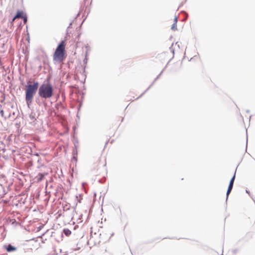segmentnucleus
Here are the masks:
<instances>
[{
  "label": "nucleus",
  "mask_w": 255,
  "mask_h": 255,
  "mask_svg": "<svg viewBox=\"0 0 255 255\" xmlns=\"http://www.w3.org/2000/svg\"><path fill=\"white\" fill-rule=\"evenodd\" d=\"M66 42L61 41L56 47L53 55V60L55 63H60L66 57Z\"/></svg>",
  "instance_id": "1"
},
{
  "label": "nucleus",
  "mask_w": 255,
  "mask_h": 255,
  "mask_svg": "<svg viewBox=\"0 0 255 255\" xmlns=\"http://www.w3.org/2000/svg\"><path fill=\"white\" fill-rule=\"evenodd\" d=\"M53 87L48 83L42 84L38 91L39 96L44 99L51 98L53 95Z\"/></svg>",
  "instance_id": "2"
},
{
  "label": "nucleus",
  "mask_w": 255,
  "mask_h": 255,
  "mask_svg": "<svg viewBox=\"0 0 255 255\" xmlns=\"http://www.w3.org/2000/svg\"><path fill=\"white\" fill-rule=\"evenodd\" d=\"M38 88V83L35 82L33 84H28L25 89V100L27 104L31 103Z\"/></svg>",
  "instance_id": "3"
},
{
  "label": "nucleus",
  "mask_w": 255,
  "mask_h": 255,
  "mask_svg": "<svg viewBox=\"0 0 255 255\" xmlns=\"http://www.w3.org/2000/svg\"><path fill=\"white\" fill-rule=\"evenodd\" d=\"M235 178V173L234 174V176H233L231 180H230L229 185V187H228V190L227 191V197H228L229 195L230 194V193H231V192L232 190Z\"/></svg>",
  "instance_id": "4"
},
{
  "label": "nucleus",
  "mask_w": 255,
  "mask_h": 255,
  "mask_svg": "<svg viewBox=\"0 0 255 255\" xmlns=\"http://www.w3.org/2000/svg\"><path fill=\"white\" fill-rule=\"evenodd\" d=\"M6 250L7 252H10L15 251L16 250V248L12 246L11 245H8L6 247Z\"/></svg>",
  "instance_id": "5"
},
{
  "label": "nucleus",
  "mask_w": 255,
  "mask_h": 255,
  "mask_svg": "<svg viewBox=\"0 0 255 255\" xmlns=\"http://www.w3.org/2000/svg\"><path fill=\"white\" fill-rule=\"evenodd\" d=\"M23 12L22 11H18L16 15L14 17V19H16V18H22Z\"/></svg>",
  "instance_id": "6"
},
{
  "label": "nucleus",
  "mask_w": 255,
  "mask_h": 255,
  "mask_svg": "<svg viewBox=\"0 0 255 255\" xmlns=\"http://www.w3.org/2000/svg\"><path fill=\"white\" fill-rule=\"evenodd\" d=\"M177 18L176 17H175L174 18V23L173 24L172 27H171V29L173 31H175L176 30H177V25H176V23H177Z\"/></svg>",
  "instance_id": "7"
},
{
  "label": "nucleus",
  "mask_w": 255,
  "mask_h": 255,
  "mask_svg": "<svg viewBox=\"0 0 255 255\" xmlns=\"http://www.w3.org/2000/svg\"><path fill=\"white\" fill-rule=\"evenodd\" d=\"M63 233L67 237L69 236L71 234V231L68 229H64L63 230Z\"/></svg>",
  "instance_id": "8"
},
{
  "label": "nucleus",
  "mask_w": 255,
  "mask_h": 255,
  "mask_svg": "<svg viewBox=\"0 0 255 255\" xmlns=\"http://www.w3.org/2000/svg\"><path fill=\"white\" fill-rule=\"evenodd\" d=\"M38 181H40L41 180H42V179L44 177V175L42 174V173H39L38 174Z\"/></svg>",
  "instance_id": "9"
},
{
  "label": "nucleus",
  "mask_w": 255,
  "mask_h": 255,
  "mask_svg": "<svg viewBox=\"0 0 255 255\" xmlns=\"http://www.w3.org/2000/svg\"><path fill=\"white\" fill-rule=\"evenodd\" d=\"M21 18L23 19L24 23H26L27 22V19L26 15H23Z\"/></svg>",
  "instance_id": "10"
},
{
  "label": "nucleus",
  "mask_w": 255,
  "mask_h": 255,
  "mask_svg": "<svg viewBox=\"0 0 255 255\" xmlns=\"http://www.w3.org/2000/svg\"><path fill=\"white\" fill-rule=\"evenodd\" d=\"M15 19H14V17L13 18V19H12L11 21V23H13V21L15 20Z\"/></svg>",
  "instance_id": "11"
},
{
  "label": "nucleus",
  "mask_w": 255,
  "mask_h": 255,
  "mask_svg": "<svg viewBox=\"0 0 255 255\" xmlns=\"http://www.w3.org/2000/svg\"><path fill=\"white\" fill-rule=\"evenodd\" d=\"M0 113H1L2 115L3 114V111L2 110L1 111Z\"/></svg>",
  "instance_id": "12"
}]
</instances>
